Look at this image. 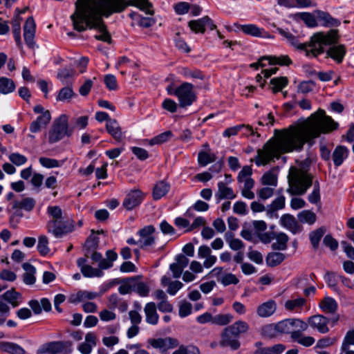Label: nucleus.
I'll list each match as a JSON object with an SVG mask.
<instances>
[{
	"instance_id": "f257e3e1",
	"label": "nucleus",
	"mask_w": 354,
	"mask_h": 354,
	"mask_svg": "<svg viewBox=\"0 0 354 354\" xmlns=\"http://www.w3.org/2000/svg\"><path fill=\"white\" fill-rule=\"evenodd\" d=\"M337 127L325 111L319 109L308 119L283 130H275V137L269 140L261 149L257 150L254 158L257 165H266L274 158H279L282 153L301 150L305 142L326 133Z\"/></svg>"
},
{
	"instance_id": "f03ea898",
	"label": "nucleus",
	"mask_w": 354,
	"mask_h": 354,
	"mask_svg": "<svg viewBox=\"0 0 354 354\" xmlns=\"http://www.w3.org/2000/svg\"><path fill=\"white\" fill-rule=\"evenodd\" d=\"M127 7L126 0H77L75 12L90 16L93 22L102 24V17L121 12Z\"/></svg>"
},
{
	"instance_id": "7ed1b4c3",
	"label": "nucleus",
	"mask_w": 354,
	"mask_h": 354,
	"mask_svg": "<svg viewBox=\"0 0 354 354\" xmlns=\"http://www.w3.org/2000/svg\"><path fill=\"white\" fill-rule=\"evenodd\" d=\"M278 335L290 334L291 339L304 346H312L315 339L311 336L305 335L303 332L308 329V324L300 319H286L276 323Z\"/></svg>"
},
{
	"instance_id": "20e7f679",
	"label": "nucleus",
	"mask_w": 354,
	"mask_h": 354,
	"mask_svg": "<svg viewBox=\"0 0 354 354\" xmlns=\"http://www.w3.org/2000/svg\"><path fill=\"white\" fill-rule=\"evenodd\" d=\"M339 38L337 30H330L326 34L319 32L314 34L308 42L305 43L304 51L307 57H317L324 53V46L330 45L337 41Z\"/></svg>"
},
{
	"instance_id": "39448f33",
	"label": "nucleus",
	"mask_w": 354,
	"mask_h": 354,
	"mask_svg": "<svg viewBox=\"0 0 354 354\" xmlns=\"http://www.w3.org/2000/svg\"><path fill=\"white\" fill-rule=\"evenodd\" d=\"M287 192L292 196L304 195L313 184V176L307 171L291 167L288 176Z\"/></svg>"
},
{
	"instance_id": "423d86ee",
	"label": "nucleus",
	"mask_w": 354,
	"mask_h": 354,
	"mask_svg": "<svg viewBox=\"0 0 354 354\" xmlns=\"http://www.w3.org/2000/svg\"><path fill=\"white\" fill-rule=\"evenodd\" d=\"M71 19L73 21V28L79 32L86 30L87 28L95 29L99 32V35H96L95 38L109 44L111 43V37L106 30V27L102 19V24L93 22L90 16L85 15H80L74 12Z\"/></svg>"
},
{
	"instance_id": "0eeeda50",
	"label": "nucleus",
	"mask_w": 354,
	"mask_h": 354,
	"mask_svg": "<svg viewBox=\"0 0 354 354\" xmlns=\"http://www.w3.org/2000/svg\"><path fill=\"white\" fill-rule=\"evenodd\" d=\"M249 329L247 322L239 320L231 326L225 328L222 333L221 344L223 346H230L236 350L240 346L239 342L236 339L241 333H246Z\"/></svg>"
},
{
	"instance_id": "6e6552de",
	"label": "nucleus",
	"mask_w": 354,
	"mask_h": 354,
	"mask_svg": "<svg viewBox=\"0 0 354 354\" xmlns=\"http://www.w3.org/2000/svg\"><path fill=\"white\" fill-rule=\"evenodd\" d=\"M194 86L188 82H184L176 89L167 88L168 93L176 95L181 107L190 106L196 100V95L193 90Z\"/></svg>"
},
{
	"instance_id": "1a4fd4ad",
	"label": "nucleus",
	"mask_w": 354,
	"mask_h": 354,
	"mask_svg": "<svg viewBox=\"0 0 354 354\" xmlns=\"http://www.w3.org/2000/svg\"><path fill=\"white\" fill-rule=\"evenodd\" d=\"M68 117L66 114L61 115L55 120L52 129L48 133V141L55 143L68 134Z\"/></svg>"
},
{
	"instance_id": "9d476101",
	"label": "nucleus",
	"mask_w": 354,
	"mask_h": 354,
	"mask_svg": "<svg viewBox=\"0 0 354 354\" xmlns=\"http://www.w3.org/2000/svg\"><path fill=\"white\" fill-rule=\"evenodd\" d=\"M48 232L54 234L55 237H61L63 235L73 230V221L66 216L55 223H47Z\"/></svg>"
},
{
	"instance_id": "9b49d317",
	"label": "nucleus",
	"mask_w": 354,
	"mask_h": 354,
	"mask_svg": "<svg viewBox=\"0 0 354 354\" xmlns=\"http://www.w3.org/2000/svg\"><path fill=\"white\" fill-rule=\"evenodd\" d=\"M188 26L195 33H204L206 26H208L211 30L216 28V26L214 24L212 19L208 16H205L196 20L189 21Z\"/></svg>"
},
{
	"instance_id": "f8f14e48",
	"label": "nucleus",
	"mask_w": 354,
	"mask_h": 354,
	"mask_svg": "<svg viewBox=\"0 0 354 354\" xmlns=\"http://www.w3.org/2000/svg\"><path fill=\"white\" fill-rule=\"evenodd\" d=\"M149 343L152 347L158 348L162 352H166L167 350L176 348L179 345V342L177 339L170 337L151 339L149 340Z\"/></svg>"
},
{
	"instance_id": "ddd939ff",
	"label": "nucleus",
	"mask_w": 354,
	"mask_h": 354,
	"mask_svg": "<svg viewBox=\"0 0 354 354\" xmlns=\"http://www.w3.org/2000/svg\"><path fill=\"white\" fill-rule=\"evenodd\" d=\"M154 232L155 227L153 225L145 226L139 230L140 239L138 243L141 248L145 249L154 243L155 238L153 236Z\"/></svg>"
},
{
	"instance_id": "4468645a",
	"label": "nucleus",
	"mask_w": 354,
	"mask_h": 354,
	"mask_svg": "<svg viewBox=\"0 0 354 354\" xmlns=\"http://www.w3.org/2000/svg\"><path fill=\"white\" fill-rule=\"evenodd\" d=\"M329 320L323 315H315L310 317L306 323L313 329L317 330L321 333H327L329 331L328 324Z\"/></svg>"
},
{
	"instance_id": "2eb2a0df",
	"label": "nucleus",
	"mask_w": 354,
	"mask_h": 354,
	"mask_svg": "<svg viewBox=\"0 0 354 354\" xmlns=\"http://www.w3.org/2000/svg\"><path fill=\"white\" fill-rule=\"evenodd\" d=\"M36 25L32 17H28L24 27V37L26 44L30 48H33L35 45L34 38L35 35Z\"/></svg>"
},
{
	"instance_id": "dca6fc26",
	"label": "nucleus",
	"mask_w": 354,
	"mask_h": 354,
	"mask_svg": "<svg viewBox=\"0 0 354 354\" xmlns=\"http://www.w3.org/2000/svg\"><path fill=\"white\" fill-rule=\"evenodd\" d=\"M264 60H268L269 64L274 65L279 64L281 66L288 65L291 63L290 59L287 55L276 57V56H267L261 57L257 63L252 64L251 67L257 68L259 66L264 67L266 64L263 63Z\"/></svg>"
},
{
	"instance_id": "f3484780",
	"label": "nucleus",
	"mask_w": 354,
	"mask_h": 354,
	"mask_svg": "<svg viewBox=\"0 0 354 354\" xmlns=\"http://www.w3.org/2000/svg\"><path fill=\"white\" fill-rule=\"evenodd\" d=\"M280 224L293 234L301 231V227L299 225L295 216L290 214H285L280 218Z\"/></svg>"
},
{
	"instance_id": "a211bd4d",
	"label": "nucleus",
	"mask_w": 354,
	"mask_h": 354,
	"mask_svg": "<svg viewBox=\"0 0 354 354\" xmlns=\"http://www.w3.org/2000/svg\"><path fill=\"white\" fill-rule=\"evenodd\" d=\"M277 310V303L270 299L259 305L257 308V314L261 318H266L274 314Z\"/></svg>"
},
{
	"instance_id": "6ab92c4d",
	"label": "nucleus",
	"mask_w": 354,
	"mask_h": 354,
	"mask_svg": "<svg viewBox=\"0 0 354 354\" xmlns=\"http://www.w3.org/2000/svg\"><path fill=\"white\" fill-rule=\"evenodd\" d=\"M106 129L107 132L117 142H122L124 139V133L119 125L118 122L115 119L108 121L106 124Z\"/></svg>"
},
{
	"instance_id": "aec40b11",
	"label": "nucleus",
	"mask_w": 354,
	"mask_h": 354,
	"mask_svg": "<svg viewBox=\"0 0 354 354\" xmlns=\"http://www.w3.org/2000/svg\"><path fill=\"white\" fill-rule=\"evenodd\" d=\"M51 120V115L49 111H46L44 115H41L37 119L31 122L30 130L32 133H37L41 129L45 128Z\"/></svg>"
},
{
	"instance_id": "412c9836",
	"label": "nucleus",
	"mask_w": 354,
	"mask_h": 354,
	"mask_svg": "<svg viewBox=\"0 0 354 354\" xmlns=\"http://www.w3.org/2000/svg\"><path fill=\"white\" fill-rule=\"evenodd\" d=\"M215 197L218 202L223 199H234L236 198V194L233 189L228 187L226 183L219 182L218 183V190L215 193Z\"/></svg>"
},
{
	"instance_id": "4be33fe9",
	"label": "nucleus",
	"mask_w": 354,
	"mask_h": 354,
	"mask_svg": "<svg viewBox=\"0 0 354 354\" xmlns=\"http://www.w3.org/2000/svg\"><path fill=\"white\" fill-rule=\"evenodd\" d=\"M239 28L244 33L250 35L252 36L268 39L274 38V37L272 36L270 34L265 32L263 29L259 28V27L254 24L241 25L239 26Z\"/></svg>"
},
{
	"instance_id": "5701e85b",
	"label": "nucleus",
	"mask_w": 354,
	"mask_h": 354,
	"mask_svg": "<svg viewBox=\"0 0 354 354\" xmlns=\"http://www.w3.org/2000/svg\"><path fill=\"white\" fill-rule=\"evenodd\" d=\"M142 196L140 191L134 190L127 194L123 202V206L127 209H132L138 206L142 201Z\"/></svg>"
},
{
	"instance_id": "b1692460",
	"label": "nucleus",
	"mask_w": 354,
	"mask_h": 354,
	"mask_svg": "<svg viewBox=\"0 0 354 354\" xmlns=\"http://www.w3.org/2000/svg\"><path fill=\"white\" fill-rule=\"evenodd\" d=\"M317 19L322 23V25L327 27H337L340 25V21L332 17L328 12L322 10H315Z\"/></svg>"
},
{
	"instance_id": "393cba45",
	"label": "nucleus",
	"mask_w": 354,
	"mask_h": 354,
	"mask_svg": "<svg viewBox=\"0 0 354 354\" xmlns=\"http://www.w3.org/2000/svg\"><path fill=\"white\" fill-rule=\"evenodd\" d=\"M286 205V198L283 196H281L275 198L270 205L267 207L266 213L270 218L273 216L277 217L278 214L276 213L278 210L284 208Z\"/></svg>"
},
{
	"instance_id": "a878e982",
	"label": "nucleus",
	"mask_w": 354,
	"mask_h": 354,
	"mask_svg": "<svg viewBox=\"0 0 354 354\" xmlns=\"http://www.w3.org/2000/svg\"><path fill=\"white\" fill-rule=\"evenodd\" d=\"M146 322L150 324L156 325L158 322L159 316L156 310V305L153 302L147 303L144 308Z\"/></svg>"
},
{
	"instance_id": "bb28decb",
	"label": "nucleus",
	"mask_w": 354,
	"mask_h": 354,
	"mask_svg": "<svg viewBox=\"0 0 354 354\" xmlns=\"http://www.w3.org/2000/svg\"><path fill=\"white\" fill-rule=\"evenodd\" d=\"M136 6L146 15H153L154 10L152 3L149 0H128L127 6Z\"/></svg>"
},
{
	"instance_id": "cd10ccee",
	"label": "nucleus",
	"mask_w": 354,
	"mask_h": 354,
	"mask_svg": "<svg viewBox=\"0 0 354 354\" xmlns=\"http://www.w3.org/2000/svg\"><path fill=\"white\" fill-rule=\"evenodd\" d=\"M22 268L24 270L23 281L26 285H33L36 281V268L29 263H23Z\"/></svg>"
},
{
	"instance_id": "c85d7f7f",
	"label": "nucleus",
	"mask_w": 354,
	"mask_h": 354,
	"mask_svg": "<svg viewBox=\"0 0 354 354\" xmlns=\"http://www.w3.org/2000/svg\"><path fill=\"white\" fill-rule=\"evenodd\" d=\"M75 96L76 94L73 91V86L70 84L63 87L58 91L56 95V100L62 102H69Z\"/></svg>"
},
{
	"instance_id": "c756f323",
	"label": "nucleus",
	"mask_w": 354,
	"mask_h": 354,
	"mask_svg": "<svg viewBox=\"0 0 354 354\" xmlns=\"http://www.w3.org/2000/svg\"><path fill=\"white\" fill-rule=\"evenodd\" d=\"M35 204L36 201L33 198L26 197L15 201L12 203V208L30 212L35 207Z\"/></svg>"
},
{
	"instance_id": "7c9ffc66",
	"label": "nucleus",
	"mask_w": 354,
	"mask_h": 354,
	"mask_svg": "<svg viewBox=\"0 0 354 354\" xmlns=\"http://www.w3.org/2000/svg\"><path fill=\"white\" fill-rule=\"evenodd\" d=\"M306 300L302 297H297L287 300L284 304L285 309L290 312H300L305 306Z\"/></svg>"
},
{
	"instance_id": "2f4dec72",
	"label": "nucleus",
	"mask_w": 354,
	"mask_h": 354,
	"mask_svg": "<svg viewBox=\"0 0 354 354\" xmlns=\"http://www.w3.org/2000/svg\"><path fill=\"white\" fill-rule=\"evenodd\" d=\"M97 294L93 292H88L86 290H80L75 294H73L69 297L71 303H78L85 300H91L96 298Z\"/></svg>"
},
{
	"instance_id": "473e14b6",
	"label": "nucleus",
	"mask_w": 354,
	"mask_h": 354,
	"mask_svg": "<svg viewBox=\"0 0 354 354\" xmlns=\"http://www.w3.org/2000/svg\"><path fill=\"white\" fill-rule=\"evenodd\" d=\"M0 350L10 354H26L21 346L12 342H0Z\"/></svg>"
},
{
	"instance_id": "72a5a7b5",
	"label": "nucleus",
	"mask_w": 354,
	"mask_h": 354,
	"mask_svg": "<svg viewBox=\"0 0 354 354\" xmlns=\"http://www.w3.org/2000/svg\"><path fill=\"white\" fill-rule=\"evenodd\" d=\"M141 276L134 277L133 292L138 293L140 297H147L149 294L150 288L147 283L141 281Z\"/></svg>"
},
{
	"instance_id": "f704fd0d",
	"label": "nucleus",
	"mask_w": 354,
	"mask_h": 354,
	"mask_svg": "<svg viewBox=\"0 0 354 354\" xmlns=\"http://www.w3.org/2000/svg\"><path fill=\"white\" fill-rule=\"evenodd\" d=\"M275 241L272 243V247L274 250H285L287 248V243L288 236L283 232L273 234Z\"/></svg>"
},
{
	"instance_id": "c9c22d12",
	"label": "nucleus",
	"mask_w": 354,
	"mask_h": 354,
	"mask_svg": "<svg viewBox=\"0 0 354 354\" xmlns=\"http://www.w3.org/2000/svg\"><path fill=\"white\" fill-rule=\"evenodd\" d=\"M170 185L165 181H159L157 183L153 190V198L155 200H158L165 196L169 192Z\"/></svg>"
},
{
	"instance_id": "e433bc0d",
	"label": "nucleus",
	"mask_w": 354,
	"mask_h": 354,
	"mask_svg": "<svg viewBox=\"0 0 354 354\" xmlns=\"http://www.w3.org/2000/svg\"><path fill=\"white\" fill-rule=\"evenodd\" d=\"M346 53L344 46L338 45L333 46L327 51V55L338 63H341Z\"/></svg>"
},
{
	"instance_id": "4c0bfd02",
	"label": "nucleus",
	"mask_w": 354,
	"mask_h": 354,
	"mask_svg": "<svg viewBox=\"0 0 354 354\" xmlns=\"http://www.w3.org/2000/svg\"><path fill=\"white\" fill-rule=\"evenodd\" d=\"M2 297L3 299L9 302L13 307H17L21 301V295L14 289H11L6 291L2 295Z\"/></svg>"
},
{
	"instance_id": "58836bf2",
	"label": "nucleus",
	"mask_w": 354,
	"mask_h": 354,
	"mask_svg": "<svg viewBox=\"0 0 354 354\" xmlns=\"http://www.w3.org/2000/svg\"><path fill=\"white\" fill-rule=\"evenodd\" d=\"M285 258V254L281 252H270L266 257V263L270 267H275L282 263Z\"/></svg>"
},
{
	"instance_id": "ea45409f",
	"label": "nucleus",
	"mask_w": 354,
	"mask_h": 354,
	"mask_svg": "<svg viewBox=\"0 0 354 354\" xmlns=\"http://www.w3.org/2000/svg\"><path fill=\"white\" fill-rule=\"evenodd\" d=\"M15 84L10 78L1 77H0V93L7 95L12 93L15 90Z\"/></svg>"
},
{
	"instance_id": "a19ab883",
	"label": "nucleus",
	"mask_w": 354,
	"mask_h": 354,
	"mask_svg": "<svg viewBox=\"0 0 354 354\" xmlns=\"http://www.w3.org/2000/svg\"><path fill=\"white\" fill-rule=\"evenodd\" d=\"M295 17L299 18L306 24L308 27L313 28L317 26V17L315 14V11L313 13L310 12H300L297 13L295 15Z\"/></svg>"
},
{
	"instance_id": "79ce46f5",
	"label": "nucleus",
	"mask_w": 354,
	"mask_h": 354,
	"mask_svg": "<svg viewBox=\"0 0 354 354\" xmlns=\"http://www.w3.org/2000/svg\"><path fill=\"white\" fill-rule=\"evenodd\" d=\"M319 307L326 313H335L337 308V304L335 300L330 297H326L319 304Z\"/></svg>"
},
{
	"instance_id": "37998d69",
	"label": "nucleus",
	"mask_w": 354,
	"mask_h": 354,
	"mask_svg": "<svg viewBox=\"0 0 354 354\" xmlns=\"http://www.w3.org/2000/svg\"><path fill=\"white\" fill-rule=\"evenodd\" d=\"M22 19L19 17V15H17L15 18L12 21V32L14 35V37L17 45L19 47L21 46V21Z\"/></svg>"
},
{
	"instance_id": "c03bdc74",
	"label": "nucleus",
	"mask_w": 354,
	"mask_h": 354,
	"mask_svg": "<svg viewBox=\"0 0 354 354\" xmlns=\"http://www.w3.org/2000/svg\"><path fill=\"white\" fill-rule=\"evenodd\" d=\"M347 153L348 150L346 147L342 146L337 147L333 153L334 164L336 166H339L343 162L344 158H346Z\"/></svg>"
},
{
	"instance_id": "a18cd8bd",
	"label": "nucleus",
	"mask_w": 354,
	"mask_h": 354,
	"mask_svg": "<svg viewBox=\"0 0 354 354\" xmlns=\"http://www.w3.org/2000/svg\"><path fill=\"white\" fill-rule=\"evenodd\" d=\"M298 219L301 223H306L313 225L317 219L316 214L310 210H303L297 215Z\"/></svg>"
},
{
	"instance_id": "49530a36",
	"label": "nucleus",
	"mask_w": 354,
	"mask_h": 354,
	"mask_svg": "<svg viewBox=\"0 0 354 354\" xmlns=\"http://www.w3.org/2000/svg\"><path fill=\"white\" fill-rule=\"evenodd\" d=\"M288 83V80L286 77H279L272 78L270 80L272 85V91L273 93L281 91Z\"/></svg>"
},
{
	"instance_id": "de8ad7c7",
	"label": "nucleus",
	"mask_w": 354,
	"mask_h": 354,
	"mask_svg": "<svg viewBox=\"0 0 354 354\" xmlns=\"http://www.w3.org/2000/svg\"><path fill=\"white\" fill-rule=\"evenodd\" d=\"M47 212L51 217L48 223H55L66 216L59 206H49Z\"/></svg>"
},
{
	"instance_id": "09e8293b",
	"label": "nucleus",
	"mask_w": 354,
	"mask_h": 354,
	"mask_svg": "<svg viewBox=\"0 0 354 354\" xmlns=\"http://www.w3.org/2000/svg\"><path fill=\"white\" fill-rule=\"evenodd\" d=\"M285 349L284 345L278 344L272 346L261 348L257 351V354H280Z\"/></svg>"
},
{
	"instance_id": "8fccbe9b",
	"label": "nucleus",
	"mask_w": 354,
	"mask_h": 354,
	"mask_svg": "<svg viewBox=\"0 0 354 354\" xmlns=\"http://www.w3.org/2000/svg\"><path fill=\"white\" fill-rule=\"evenodd\" d=\"M37 248L39 254L42 256H45L49 253L48 239L46 236L41 235L39 236Z\"/></svg>"
},
{
	"instance_id": "3c124183",
	"label": "nucleus",
	"mask_w": 354,
	"mask_h": 354,
	"mask_svg": "<svg viewBox=\"0 0 354 354\" xmlns=\"http://www.w3.org/2000/svg\"><path fill=\"white\" fill-rule=\"evenodd\" d=\"M261 335L268 338L277 337L278 335L276 324H270L263 326L261 329Z\"/></svg>"
},
{
	"instance_id": "603ef678",
	"label": "nucleus",
	"mask_w": 354,
	"mask_h": 354,
	"mask_svg": "<svg viewBox=\"0 0 354 354\" xmlns=\"http://www.w3.org/2000/svg\"><path fill=\"white\" fill-rule=\"evenodd\" d=\"M178 349L174 351L172 354H201L199 348L193 345H178Z\"/></svg>"
},
{
	"instance_id": "864d4df0",
	"label": "nucleus",
	"mask_w": 354,
	"mask_h": 354,
	"mask_svg": "<svg viewBox=\"0 0 354 354\" xmlns=\"http://www.w3.org/2000/svg\"><path fill=\"white\" fill-rule=\"evenodd\" d=\"M261 181L263 185L276 187L277 185V176L274 172L269 171L262 176Z\"/></svg>"
},
{
	"instance_id": "5fc2aeb1",
	"label": "nucleus",
	"mask_w": 354,
	"mask_h": 354,
	"mask_svg": "<svg viewBox=\"0 0 354 354\" xmlns=\"http://www.w3.org/2000/svg\"><path fill=\"white\" fill-rule=\"evenodd\" d=\"M134 277H129L122 283L118 288V291L122 295L129 294L133 291Z\"/></svg>"
},
{
	"instance_id": "6e6d98bb",
	"label": "nucleus",
	"mask_w": 354,
	"mask_h": 354,
	"mask_svg": "<svg viewBox=\"0 0 354 354\" xmlns=\"http://www.w3.org/2000/svg\"><path fill=\"white\" fill-rule=\"evenodd\" d=\"M216 160V156L214 153H208L205 151H201L198 153V162L201 166H206L209 163L214 162Z\"/></svg>"
},
{
	"instance_id": "4d7b16f0",
	"label": "nucleus",
	"mask_w": 354,
	"mask_h": 354,
	"mask_svg": "<svg viewBox=\"0 0 354 354\" xmlns=\"http://www.w3.org/2000/svg\"><path fill=\"white\" fill-rule=\"evenodd\" d=\"M226 241L229 243L230 248L233 250H239L244 248V244L239 239L233 238V234H225Z\"/></svg>"
},
{
	"instance_id": "13d9d810",
	"label": "nucleus",
	"mask_w": 354,
	"mask_h": 354,
	"mask_svg": "<svg viewBox=\"0 0 354 354\" xmlns=\"http://www.w3.org/2000/svg\"><path fill=\"white\" fill-rule=\"evenodd\" d=\"M129 17L133 19H136V17H138V25L143 28H149L155 24V20L153 18L140 17L134 12L129 14Z\"/></svg>"
},
{
	"instance_id": "bf43d9fd",
	"label": "nucleus",
	"mask_w": 354,
	"mask_h": 354,
	"mask_svg": "<svg viewBox=\"0 0 354 354\" xmlns=\"http://www.w3.org/2000/svg\"><path fill=\"white\" fill-rule=\"evenodd\" d=\"M81 272L82 274L86 277H100L103 274V272L100 269L93 268L88 265L83 267Z\"/></svg>"
},
{
	"instance_id": "052dcab7",
	"label": "nucleus",
	"mask_w": 354,
	"mask_h": 354,
	"mask_svg": "<svg viewBox=\"0 0 354 354\" xmlns=\"http://www.w3.org/2000/svg\"><path fill=\"white\" fill-rule=\"evenodd\" d=\"M172 136V133L170 131L163 132L157 136L154 137L149 141L151 145H160L167 141Z\"/></svg>"
},
{
	"instance_id": "680f3d73",
	"label": "nucleus",
	"mask_w": 354,
	"mask_h": 354,
	"mask_svg": "<svg viewBox=\"0 0 354 354\" xmlns=\"http://www.w3.org/2000/svg\"><path fill=\"white\" fill-rule=\"evenodd\" d=\"M233 317L230 314H219L214 317L213 324L224 326L232 322Z\"/></svg>"
},
{
	"instance_id": "e2e57ef3",
	"label": "nucleus",
	"mask_w": 354,
	"mask_h": 354,
	"mask_svg": "<svg viewBox=\"0 0 354 354\" xmlns=\"http://www.w3.org/2000/svg\"><path fill=\"white\" fill-rule=\"evenodd\" d=\"M337 341V339L336 337H325L320 339H319L317 342L315 348H324L329 347L332 345H333Z\"/></svg>"
},
{
	"instance_id": "0e129e2a",
	"label": "nucleus",
	"mask_w": 354,
	"mask_h": 354,
	"mask_svg": "<svg viewBox=\"0 0 354 354\" xmlns=\"http://www.w3.org/2000/svg\"><path fill=\"white\" fill-rule=\"evenodd\" d=\"M218 281L223 286H229L231 284H237L239 283V279L232 273H227L221 277Z\"/></svg>"
},
{
	"instance_id": "69168bd1",
	"label": "nucleus",
	"mask_w": 354,
	"mask_h": 354,
	"mask_svg": "<svg viewBox=\"0 0 354 354\" xmlns=\"http://www.w3.org/2000/svg\"><path fill=\"white\" fill-rule=\"evenodd\" d=\"M324 235V231L322 229H317L310 234V242L314 248L318 247L320 239Z\"/></svg>"
},
{
	"instance_id": "338daca9",
	"label": "nucleus",
	"mask_w": 354,
	"mask_h": 354,
	"mask_svg": "<svg viewBox=\"0 0 354 354\" xmlns=\"http://www.w3.org/2000/svg\"><path fill=\"white\" fill-rule=\"evenodd\" d=\"M104 82L106 88L110 91H115L118 88L117 80L113 75H106L104 77Z\"/></svg>"
},
{
	"instance_id": "774afa93",
	"label": "nucleus",
	"mask_w": 354,
	"mask_h": 354,
	"mask_svg": "<svg viewBox=\"0 0 354 354\" xmlns=\"http://www.w3.org/2000/svg\"><path fill=\"white\" fill-rule=\"evenodd\" d=\"M350 345H354V330H348L342 342L341 350H346Z\"/></svg>"
}]
</instances>
